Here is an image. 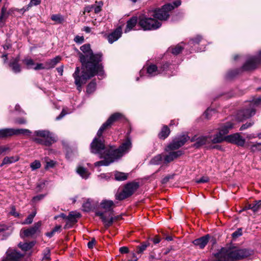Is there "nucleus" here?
Instances as JSON below:
<instances>
[{"label":"nucleus","instance_id":"obj_57","mask_svg":"<svg viewBox=\"0 0 261 261\" xmlns=\"http://www.w3.org/2000/svg\"><path fill=\"white\" fill-rule=\"evenodd\" d=\"M35 70H40V69H46L45 65L44 66L42 63H38L36 65V66L34 68Z\"/></svg>","mask_w":261,"mask_h":261},{"label":"nucleus","instance_id":"obj_17","mask_svg":"<svg viewBox=\"0 0 261 261\" xmlns=\"http://www.w3.org/2000/svg\"><path fill=\"white\" fill-rule=\"evenodd\" d=\"M41 225L42 222L40 221L35 223L33 226L23 231L24 236L25 237H29L35 234L39 230V229L41 227Z\"/></svg>","mask_w":261,"mask_h":261},{"label":"nucleus","instance_id":"obj_30","mask_svg":"<svg viewBox=\"0 0 261 261\" xmlns=\"http://www.w3.org/2000/svg\"><path fill=\"white\" fill-rule=\"evenodd\" d=\"M18 60H15L14 61L10 63V66L15 73H18L21 71L20 66L18 63Z\"/></svg>","mask_w":261,"mask_h":261},{"label":"nucleus","instance_id":"obj_26","mask_svg":"<svg viewBox=\"0 0 261 261\" xmlns=\"http://www.w3.org/2000/svg\"><path fill=\"white\" fill-rule=\"evenodd\" d=\"M114 203L112 200H103L100 203L101 207L108 211H111Z\"/></svg>","mask_w":261,"mask_h":261},{"label":"nucleus","instance_id":"obj_52","mask_svg":"<svg viewBox=\"0 0 261 261\" xmlns=\"http://www.w3.org/2000/svg\"><path fill=\"white\" fill-rule=\"evenodd\" d=\"M242 234V229H238L237 230L232 233V236L233 238H237Z\"/></svg>","mask_w":261,"mask_h":261},{"label":"nucleus","instance_id":"obj_10","mask_svg":"<svg viewBox=\"0 0 261 261\" xmlns=\"http://www.w3.org/2000/svg\"><path fill=\"white\" fill-rule=\"evenodd\" d=\"M233 127V124L230 122H228L222 124L219 128V133L217 134L214 138L212 140L213 143H219L225 140L224 136L226 135Z\"/></svg>","mask_w":261,"mask_h":261},{"label":"nucleus","instance_id":"obj_20","mask_svg":"<svg viewBox=\"0 0 261 261\" xmlns=\"http://www.w3.org/2000/svg\"><path fill=\"white\" fill-rule=\"evenodd\" d=\"M122 31L120 28H117L113 32L110 34L108 37V41L110 43L117 40L121 36Z\"/></svg>","mask_w":261,"mask_h":261},{"label":"nucleus","instance_id":"obj_34","mask_svg":"<svg viewBox=\"0 0 261 261\" xmlns=\"http://www.w3.org/2000/svg\"><path fill=\"white\" fill-rule=\"evenodd\" d=\"M34 245V243L32 242L30 243H24L23 244H19V247L24 251H27L30 249H31L33 246Z\"/></svg>","mask_w":261,"mask_h":261},{"label":"nucleus","instance_id":"obj_41","mask_svg":"<svg viewBox=\"0 0 261 261\" xmlns=\"http://www.w3.org/2000/svg\"><path fill=\"white\" fill-rule=\"evenodd\" d=\"M162 160V157L161 156V155L160 154H159L155 156H154L151 160V164H154V165H158L160 163V162H161Z\"/></svg>","mask_w":261,"mask_h":261},{"label":"nucleus","instance_id":"obj_24","mask_svg":"<svg viewBox=\"0 0 261 261\" xmlns=\"http://www.w3.org/2000/svg\"><path fill=\"white\" fill-rule=\"evenodd\" d=\"M170 134V129L167 125H164L161 132L158 134V137L160 139L164 140L167 138Z\"/></svg>","mask_w":261,"mask_h":261},{"label":"nucleus","instance_id":"obj_56","mask_svg":"<svg viewBox=\"0 0 261 261\" xmlns=\"http://www.w3.org/2000/svg\"><path fill=\"white\" fill-rule=\"evenodd\" d=\"M23 62L28 66H30L35 64L34 61L31 59H25Z\"/></svg>","mask_w":261,"mask_h":261},{"label":"nucleus","instance_id":"obj_2","mask_svg":"<svg viewBox=\"0 0 261 261\" xmlns=\"http://www.w3.org/2000/svg\"><path fill=\"white\" fill-rule=\"evenodd\" d=\"M131 147L132 142L129 138H127L118 148H116L114 146H111L109 149L106 150L102 154L99 155V158L103 160L95 162L94 166H108L122 157Z\"/></svg>","mask_w":261,"mask_h":261},{"label":"nucleus","instance_id":"obj_35","mask_svg":"<svg viewBox=\"0 0 261 261\" xmlns=\"http://www.w3.org/2000/svg\"><path fill=\"white\" fill-rule=\"evenodd\" d=\"M43 255V256L41 261H49L50 260V250L48 248L44 250Z\"/></svg>","mask_w":261,"mask_h":261},{"label":"nucleus","instance_id":"obj_60","mask_svg":"<svg viewBox=\"0 0 261 261\" xmlns=\"http://www.w3.org/2000/svg\"><path fill=\"white\" fill-rule=\"evenodd\" d=\"M92 8L95 13H98L101 10V6H92Z\"/></svg>","mask_w":261,"mask_h":261},{"label":"nucleus","instance_id":"obj_5","mask_svg":"<svg viewBox=\"0 0 261 261\" xmlns=\"http://www.w3.org/2000/svg\"><path fill=\"white\" fill-rule=\"evenodd\" d=\"M31 139L36 143L46 146H49L57 141L53 134L47 130L35 131Z\"/></svg>","mask_w":261,"mask_h":261},{"label":"nucleus","instance_id":"obj_44","mask_svg":"<svg viewBox=\"0 0 261 261\" xmlns=\"http://www.w3.org/2000/svg\"><path fill=\"white\" fill-rule=\"evenodd\" d=\"M261 208V200L255 201V204H252V211L256 212Z\"/></svg>","mask_w":261,"mask_h":261},{"label":"nucleus","instance_id":"obj_45","mask_svg":"<svg viewBox=\"0 0 261 261\" xmlns=\"http://www.w3.org/2000/svg\"><path fill=\"white\" fill-rule=\"evenodd\" d=\"M83 207L86 212H89L92 209V205L89 200L83 204Z\"/></svg>","mask_w":261,"mask_h":261},{"label":"nucleus","instance_id":"obj_32","mask_svg":"<svg viewBox=\"0 0 261 261\" xmlns=\"http://www.w3.org/2000/svg\"><path fill=\"white\" fill-rule=\"evenodd\" d=\"M17 160H18L17 158H15L13 156H11V157L6 156V157L4 158V159H3V162L1 164V166L2 167L3 165H6V164H11L13 162L17 161Z\"/></svg>","mask_w":261,"mask_h":261},{"label":"nucleus","instance_id":"obj_64","mask_svg":"<svg viewBox=\"0 0 261 261\" xmlns=\"http://www.w3.org/2000/svg\"><path fill=\"white\" fill-rule=\"evenodd\" d=\"M181 4V1L180 0H176L173 2V5H172L174 8L180 6Z\"/></svg>","mask_w":261,"mask_h":261},{"label":"nucleus","instance_id":"obj_13","mask_svg":"<svg viewBox=\"0 0 261 261\" xmlns=\"http://www.w3.org/2000/svg\"><path fill=\"white\" fill-rule=\"evenodd\" d=\"M259 57H253L249 58L243 65V69L249 71L255 69L260 63L261 51L259 52Z\"/></svg>","mask_w":261,"mask_h":261},{"label":"nucleus","instance_id":"obj_37","mask_svg":"<svg viewBox=\"0 0 261 261\" xmlns=\"http://www.w3.org/2000/svg\"><path fill=\"white\" fill-rule=\"evenodd\" d=\"M96 89V83L94 81L91 82L87 86V92L89 94L93 93Z\"/></svg>","mask_w":261,"mask_h":261},{"label":"nucleus","instance_id":"obj_42","mask_svg":"<svg viewBox=\"0 0 261 261\" xmlns=\"http://www.w3.org/2000/svg\"><path fill=\"white\" fill-rule=\"evenodd\" d=\"M31 168L33 170L39 169L41 167V163L38 160H35L31 164Z\"/></svg>","mask_w":261,"mask_h":261},{"label":"nucleus","instance_id":"obj_33","mask_svg":"<svg viewBox=\"0 0 261 261\" xmlns=\"http://www.w3.org/2000/svg\"><path fill=\"white\" fill-rule=\"evenodd\" d=\"M100 219L105 224V225L106 227H109L111 226L114 222V218L112 216H111L109 220L106 218L105 215L102 216Z\"/></svg>","mask_w":261,"mask_h":261},{"label":"nucleus","instance_id":"obj_40","mask_svg":"<svg viewBox=\"0 0 261 261\" xmlns=\"http://www.w3.org/2000/svg\"><path fill=\"white\" fill-rule=\"evenodd\" d=\"M45 161L46 162V165L45 166V169L53 168L56 164V162L53 160H48V158H45Z\"/></svg>","mask_w":261,"mask_h":261},{"label":"nucleus","instance_id":"obj_63","mask_svg":"<svg viewBox=\"0 0 261 261\" xmlns=\"http://www.w3.org/2000/svg\"><path fill=\"white\" fill-rule=\"evenodd\" d=\"M8 227L6 225H0V232L8 230Z\"/></svg>","mask_w":261,"mask_h":261},{"label":"nucleus","instance_id":"obj_48","mask_svg":"<svg viewBox=\"0 0 261 261\" xmlns=\"http://www.w3.org/2000/svg\"><path fill=\"white\" fill-rule=\"evenodd\" d=\"M9 214L14 217H18L19 216V214L16 212L15 207L14 205H12L11 206V211L10 212Z\"/></svg>","mask_w":261,"mask_h":261},{"label":"nucleus","instance_id":"obj_19","mask_svg":"<svg viewBox=\"0 0 261 261\" xmlns=\"http://www.w3.org/2000/svg\"><path fill=\"white\" fill-rule=\"evenodd\" d=\"M210 237L208 234L205 235L203 237L195 240L193 241V243L195 246H198L199 248L203 249L207 244Z\"/></svg>","mask_w":261,"mask_h":261},{"label":"nucleus","instance_id":"obj_55","mask_svg":"<svg viewBox=\"0 0 261 261\" xmlns=\"http://www.w3.org/2000/svg\"><path fill=\"white\" fill-rule=\"evenodd\" d=\"M15 123L19 124H24L27 123V120L24 118H18L15 120Z\"/></svg>","mask_w":261,"mask_h":261},{"label":"nucleus","instance_id":"obj_31","mask_svg":"<svg viewBox=\"0 0 261 261\" xmlns=\"http://www.w3.org/2000/svg\"><path fill=\"white\" fill-rule=\"evenodd\" d=\"M76 171L83 178H87L88 177V172L85 168L81 166L77 168Z\"/></svg>","mask_w":261,"mask_h":261},{"label":"nucleus","instance_id":"obj_12","mask_svg":"<svg viewBox=\"0 0 261 261\" xmlns=\"http://www.w3.org/2000/svg\"><path fill=\"white\" fill-rule=\"evenodd\" d=\"M190 139L188 135H184L180 137L174 139L171 143L168 146V150L177 149L182 146L186 142Z\"/></svg>","mask_w":261,"mask_h":261},{"label":"nucleus","instance_id":"obj_47","mask_svg":"<svg viewBox=\"0 0 261 261\" xmlns=\"http://www.w3.org/2000/svg\"><path fill=\"white\" fill-rule=\"evenodd\" d=\"M251 150L252 152H255L257 150H261V143H257L255 144H253L250 147Z\"/></svg>","mask_w":261,"mask_h":261},{"label":"nucleus","instance_id":"obj_28","mask_svg":"<svg viewBox=\"0 0 261 261\" xmlns=\"http://www.w3.org/2000/svg\"><path fill=\"white\" fill-rule=\"evenodd\" d=\"M12 136V128L0 129V138H7Z\"/></svg>","mask_w":261,"mask_h":261},{"label":"nucleus","instance_id":"obj_29","mask_svg":"<svg viewBox=\"0 0 261 261\" xmlns=\"http://www.w3.org/2000/svg\"><path fill=\"white\" fill-rule=\"evenodd\" d=\"M115 178L118 181H123L126 180L128 177V174L119 171L115 172L114 174Z\"/></svg>","mask_w":261,"mask_h":261},{"label":"nucleus","instance_id":"obj_16","mask_svg":"<svg viewBox=\"0 0 261 261\" xmlns=\"http://www.w3.org/2000/svg\"><path fill=\"white\" fill-rule=\"evenodd\" d=\"M208 137L204 136L195 135L191 139L190 141L191 142H195L193 146L195 148H199L201 146L204 145L208 138Z\"/></svg>","mask_w":261,"mask_h":261},{"label":"nucleus","instance_id":"obj_46","mask_svg":"<svg viewBox=\"0 0 261 261\" xmlns=\"http://www.w3.org/2000/svg\"><path fill=\"white\" fill-rule=\"evenodd\" d=\"M202 40V37L200 36H197L194 38L190 40V43L193 45L198 44Z\"/></svg>","mask_w":261,"mask_h":261},{"label":"nucleus","instance_id":"obj_49","mask_svg":"<svg viewBox=\"0 0 261 261\" xmlns=\"http://www.w3.org/2000/svg\"><path fill=\"white\" fill-rule=\"evenodd\" d=\"M44 196H45V195L43 194H40V195H37L36 196H34L32 198V201L33 202H37L43 199L44 198Z\"/></svg>","mask_w":261,"mask_h":261},{"label":"nucleus","instance_id":"obj_58","mask_svg":"<svg viewBox=\"0 0 261 261\" xmlns=\"http://www.w3.org/2000/svg\"><path fill=\"white\" fill-rule=\"evenodd\" d=\"M96 242V241L95 240V239L93 238L92 239V240L91 241H89L88 243V247L89 248H92L95 244Z\"/></svg>","mask_w":261,"mask_h":261},{"label":"nucleus","instance_id":"obj_8","mask_svg":"<svg viewBox=\"0 0 261 261\" xmlns=\"http://www.w3.org/2000/svg\"><path fill=\"white\" fill-rule=\"evenodd\" d=\"M174 7L171 4H166L160 9L151 10L152 16L156 19L159 20H166L170 16L169 12L173 10Z\"/></svg>","mask_w":261,"mask_h":261},{"label":"nucleus","instance_id":"obj_25","mask_svg":"<svg viewBox=\"0 0 261 261\" xmlns=\"http://www.w3.org/2000/svg\"><path fill=\"white\" fill-rule=\"evenodd\" d=\"M80 217L81 214L80 213L75 212H71L67 216V220L73 224L77 222V218Z\"/></svg>","mask_w":261,"mask_h":261},{"label":"nucleus","instance_id":"obj_51","mask_svg":"<svg viewBox=\"0 0 261 261\" xmlns=\"http://www.w3.org/2000/svg\"><path fill=\"white\" fill-rule=\"evenodd\" d=\"M84 38L83 36H76L74 37V41L79 44H81L84 42Z\"/></svg>","mask_w":261,"mask_h":261},{"label":"nucleus","instance_id":"obj_59","mask_svg":"<svg viewBox=\"0 0 261 261\" xmlns=\"http://www.w3.org/2000/svg\"><path fill=\"white\" fill-rule=\"evenodd\" d=\"M172 178H173V176L168 175V176L165 177L162 179V183L163 184H166L167 182H168V181L170 179Z\"/></svg>","mask_w":261,"mask_h":261},{"label":"nucleus","instance_id":"obj_18","mask_svg":"<svg viewBox=\"0 0 261 261\" xmlns=\"http://www.w3.org/2000/svg\"><path fill=\"white\" fill-rule=\"evenodd\" d=\"M21 257V254L15 250H8L7 252V257L3 261H18Z\"/></svg>","mask_w":261,"mask_h":261},{"label":"nucleus","instance_id":"obj_1","mask_svg":"<svg viewBox=\"0 0 261 261\" xmlns=\"http://www.w3.org/2000/svg\"><path fill=\"white\" fill-rule=\"evenodd\" d=\"M81 52L77 50V55L82 64V71L77 67L73 74L75 84L79 91H81L82 85L87 80L102 71V66L100 62L102 61L101 53L94 54L89 44H85L80 47Z\"/></svg>","mask_w":261,"mask_h":261},{"label":"nucleus","instance_id":"obj_6","mask_svg":"<svg viewBox=\"0 0 261 261\" xmlns=\"http://www.w3.org/2000/svg\"><path fill=\"white\" fill-rule=\"evenodd\" d=\"M261 105V97L253 99L248 103L247 107L244 110L240 111L237 114V118L242 121L248 119L255 114L256 108Z\"/></svg>","mask_w":261,"mask_h":261},{"label":"nucleus","instance_id":"obj_62","mask_svg":"<svg viewBox=\"0 0 261 261\" xmlns=\"http://www.w3.org/2000/svg\"><path fill=\"white\" fill-rule=\"evenodd\" d=\"M66 114V113L65 112V110H63L60 114L58 117H57L56 120H60V119L62 118Z\"/></svg>","mask_w":261,"mask_h":261},{"label":"nucleus","instance_id":"obj_61","mask_svg":"<svg viewBox=\"0 0 261 261\" xmlns=\"http://www.w3.org/2000/svg\"><path fill=\"white\" fill-rule=\"evenodd\" d=\"M119 251L121 253H127L128 252L129 250H128V248L126 247H122L120 248Z\"/></svg>","mask_w":261,"mask_h":261},{"label":"nucleus","instance_id":"obj_23","mask_svg":"<svg viewBox=\"0 0 261 261\" xmlns=\"http://www.w3.org/2000/svg\"><path fill=\"white\" fill-rule=\"evenodd\" d=\"M138 23V19L137 17H133L130 18L126 22V27L125 30V32L130 31L136 25L137 23Z\"/></svg>","mask_w":261,"mask_h":261},{"label":"nucleus","instance_id":"obj_38","mask_svg":"<svg viewBox=\"0 0 261 261\" xmlns=\"http://www.w3.org/2000/svg\"><path fill=\"white\" fill-rule=\"evenodd\" d=\"M149 245V243L148 242H144L140 246L137 247V253L138 254L142 253Z\"/></svg>","mask_w":261,"mask_h":261},{"label":"nucleus","instance_id":"obj_11","mask_svg":"<svg viewBox=\"0 0 261 261\" xmlns=\"http://www.w3.org/2000/svg\"><path fill=\"white\" fill-rule=\"evenodd\" d=\"M97 137L98 138H95L91 142L90 151L92 153L101 155L106 150L109 149L111 145L106 147L104 141L100 138L101 137Z\"/></svg>","mask_w":261,"mask_h":261},{"label":"nucleus","instance_id":"obj_9","mask_svg":"<svg viewBox=\"0 0 261 261\" xmlns=\"http://www.w3.org/2000/svg\"><path fill=\"white\" fill-rule=\"evenodd\" d=\"M124 119L125 116L121 113H115L112 114L107 120L100 126L97 133V136L99 137H101L103 132L110 128L114 123Z\"/></svg>","mask_w":261,"mask_h":261},{"label":"nucleus","instance_id":"obj_50","mask_svg":"<svg viewBox=\"0 0 261 261\" xmlns=\"http://www.w3.org/2000/svg\"><path fill=\"white\" fill-rule=\"evenodd\" d=\"M209 178L207 176H202L200 178L196 179L195 181L198 184H201L207 182Z\"/></svg>","mask_w":261,"mask_h":261},{"label":"nucleus","instance_id":"obj_54","mask_svg":"<svg viewBox=\"0 0 261 261\" xmlns=\"http://www.w3.org/2000/svg\"><path fill=\"white\" fill-rule=\"evenodd\" d=\"M51 19L55 21L61 22L62 20V18L60 15H53L51 17Z\"/></svg>","mask_w":261,"mask_h":261},{"label":"nucleus","instance_id":"obj_43","mask_svg":"<svg viewBox=\"0 0 261 261\" xmlns=\"http://www.w3.org/2000/svg\"><path fill=\"white\" fill-rule=\"evenodd\" d=\"M41 2V0H31L30 3L28 5L27 10H29V8L34 6H38Z\"/></svg>","mask_w":261,"mask_h":261},{"label":"nucleus","instance_id":"obj_4","mask_svg":"<svg viewBox=\"0 0 261 261\" xmlns=\"http://www.w3.org/2000/svg\"><path fill=\"white\" fill-rule=\"evenodd\" d=\"M150 10L147 14H141L138 18V25L144 31L155 30L161 27V22L152 17Z\"/></svg>","mask_w":261,"mask_h":261},{"label":"nucleus","instance_id":"obj_14","mask_svg":"<svg viewBox=\"0 0 261 261\" xmlns=\"http://www.w3.org/2000/svg\"><path fill=\"white\" fill-rule=\"evenodd\" d=\"M225 141L228 142L237 144L238 146H243L245 143V140L240 135L236 133L226 137Z\"/></svg>","mask_w":261,"mask_h":261},{"label":"nucleus","instance_id":"obj_27","mask_svg":"<svg viewBox=\"0 0 261 261\" xmlns=\"http://www.w3.org/2000/svg\"><path fill=\"white\" fill-rule=\"evenodd\" d=\"M31 134V132L28 129H14L12 128V135H24L29 136Z\"/></svg>","mask_w":261,"mask_h":261},{"label":"nucleus","instance_id":"obj_7","mask_svg":"<svg viewBox=\"0 0 261 261\" xmlns=\"http://www.w3.org/2000/svg\"><path fill=\"white\" fill-rule=\"evenodd\" d=\"M138 182H131L126 184L122 189H119L115 194V198L119 200H123L131 196L139 188Z\"/></svg>","mask_w":261,"mask_h":261},{"label":"nucleus","instance_id":"obj_36","mask_svg":"<svg viewBox=\"0 0 261 261\" xmlns=\"http://www.w3.org/2000/svg\"><path fill=\"white\" fill-rule=\"evenodd\" d=\"M36 215V211H34L29 215L28 217L25 219L24 221L22 223L23 224H30L33 222L34 217Z\"/></svg>","mask_w":261,"mask_h":261},{"label":"nucleus","instance_id":"obj_53","mask_svg":"<svg viewBox=\"0 0 261 261\" xmlns=\"http://www.w3.org/2000/svg\"><path fill=\"white\" fill-rule=\"evenodd\" d=\"M253 122H247L246 123L243 124L240 128V130H245L249 127L251 126L253 124Z\"/></svg>","mask_w":261,"mask_h":261},{"label":"nucleus","instance_id":"obj_22","mask_svg":"<svg viewBox=\"0 0 261 261\" xmlns=\"http://www.w3.org/2000/svg\"><path fill=\"white\" fill-rule=\"evenodd\" d=\"M61 60L60 56H57L55 58L47 61L45 63L46 69H49L54 68Z\"/></svg>","mask_w":261,"mask_h":261},{"label":"nucleus","instance_id":"obj_15","mask_svg":"<svg viewBox=\"0 0 261 261\" xmlns=\"http://www.w3.org/2000/svg\"><path fill=\"white\" fill-rule=\"evenodd\" d=\"M168 67L167 64H165L161 67H158L155 65L151 64L147 68V73L150 76H155L161 73L165 69Z\"/></svg>","mask_w":261,"mask_h":261},{"label":"nucleus","instance_id":"obj_3","mask_svg":"<svg viewBox=\"0 0 261 261\" xmlns=\"http://www.w3.org/2000/svg\"><path fill=\"white\" fill-rule=\"evenodd\" d=\"M252 251L237 248L223 247L214 253L215 258L213 261H238L251 255Z\"/></svg>","mask_w":261,"mask_h":261},{"label":"nucleus","instance_id":"obj_39","mask_svg":"<svg viewBox=\"0 0 261 261\" xmlns=\"http://www.w3.org/2000/svg\"><path fill=\"white\" fill-rule=\"evenodd\" d=\"M184 47L180 44H177L175 47L172 48L171 53L175 55H177L180 53L183 50Z\"/></svg>","mask_w":261,"mask_h":261},{"label":"nucleus","instance_id":"obj_21","mask_svg":"<svg viewBox=\"0 0 261 261\" xmlns=\"http://www.w3.org/2000/svg\"><path fill=\"white\" fill-rule=\"evenodd\" d=\"M182 154L183 151L181 150L170 152L165 156L164 160L166 162L169 163L173 161L175 159L180 156Z\"/></svg>","mask_w":261,"mask_h":261}]
</instances>
